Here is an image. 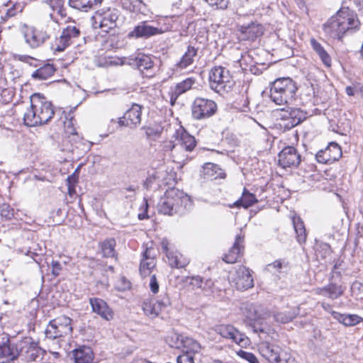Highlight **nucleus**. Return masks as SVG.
Here are the masks:
<instances>
[{"label": "nucleus", "mask_w": 363, "mask_h": 363, "mask_svg": "<svg viewBox=\"0 0 363 363\" xmlns=\"http://www.w3.org/2000/svg\"><path fill=\"white\" fill-rule=\"evenodd\" d=\"M359 26L357 15L348 8H343L324 23L323 30L330 38L341 40L347 33L356 30Z\"/></svg>", "instance_id": "obj_1"}, {"label": "nucleus", "mask_w": 363, "mask_h": 363, "mask_svg": "<svg viewBox=\"0 0 363 363\" xmlns=\"http://www.w3.org/2000/svg\"><path fill=\"white\" fill-rule=\"evenodd\" d=\"M54 114L52 104L40 94H34L30 96V107L24 113V123L30 127L43 125L49 122Z\"/></svg>", "instance_id": "obj_2"}, {"label": "nucleus", "mask_w": 363, "mask_h": 363, "mask_svg": "<svg viewBox=\"0 0 363 363\" xmlns=\"http://www.w3.org/2000/svg\"><path fill=\"white\" fill-rule=\"evenodd\" d=\"M252 328L254 333L258 334L261 340L257 345L259 353L269 362L275 363L282 351L279 345L269 342L270 340L275 339L277 336L276 333L269 327L254 325Z\"/></svg>", "instance_id": "obj_3"}, {"label": "nucleus", "mask_w": 363, "mask_h": 363, "mask_svg": "<svg viewBox=\"0 0 363 363\" xmlns=\"http://www.w3.org/2000/svg\"><path fill=\"white\" fill-rule=\"evenodd\" d=\"M296 90V84L291 78H279L271 86L270 99L277 105H284L293 99Z\"/></svg>", "instance_id": "obj_4"}, {"label": "nucleus", "mask_w": 363, "mask_h": 363, "mask_svg": "<svg viewBox=\"0 0 363 363\" xmlns=\"http://www.w3.org/2000/svg\"><path fill=\"white\" fill-rule=\"evenodd\" d=\"M80 26L75 22L67 26L62 29L60 35L55 38L51 48L55 52H61L66 50L80 37Z\"/></svg>", "instance_id": "obj_5"}, {"label": "nucleus", "mask_w": 363, "mask_h": 363, "mask_svg": "<svg viewBox=\"0 0 363 363\" xmlns=\"http://www.w3.org/2000/svg\"><path fill=\"white\" fill-rule=\"evenodd\" d=\"M209 81L211 88L218 93L228 91L233 85L229 71L220 66L211 69Z\"/></svg>", "instance_id": "obj_6"}, {"label": "nucleus", "mask_w": 363, "mask_h": 363, "mask_svg": "<svg viewBox=\"0 0 363 363\" xmlns=\"http://www.w3.org/2000/svg\"><path fill=\"white\" fill-rule=\"evenodd\" d=\"M72 320L65 315L57 317L51 321L47 326L45 335L47 338L55 340L68 335L72 332Z\"/></svg>", "instance_id": "obj_7"}, {"label": "nucleus", "mask_w": 363, "mask_h": 363, "mask_svg": "<svg viewBox=\"0 0 363 363\" xmlns=\"http://www.w3.org/2000/svg\"><path fill=\"white\" fill-rule=\"evenodd\" d=\"M118 18V11L114 9L99 10L92 17L93 27L99 28L104 32L108 33L116 26Z\"/></svg>", "instance_id": "obj_8"}, {"label": "nucleus", "mask_w": 363, "mask_h": 363, "mask_svg": "<svg viewBox=\"0 0 363 363\" xmlns=\"http://www.w3.org/2000/svg\"><path fill=\"white\" fill-rule=\"evenodd\" d=\"M229 281L238 290L245 291L253 287L254 280L250 269L240 265L229 274Z\"/></svg>", "instance_id": "obj_9"}, {"label": "nucleus", "mask_w": 363, "mask_h": 363, "mask_svg": "<svg viewBox=\"0 0 363 363\" xmlns=\"http://www.w3.org/2000/svg\"><path fill=\"white\" fill-rule=\"evenodd\" d=\"M217 110L216 104L211 99L197 97L191 105L192 116L196 120H203L211 117Z\"/></svg>", "instance_id": "obj_10"}, {"label": "nucleus", "mask_w": 363, "mask_h": 363, "mask_svg": "<svg viewBox=\"0 0 363 363\" xmlns=\"http://www.w3.org/2000/svg\"><path fill=\"white\" fill-rule=\"evenodd\" d=\"M215 331L223 338L230 340L240 347H245L249 345L250 340L245 335L240 332L232 325L223 324L216 325Z\"/></svg>", "instance_id": "obj_11"}, {"label": "nucleus", "mask_w": 363, "mask_h": 363, "mask_svg": "<svg viewBox=\"0 0 363 363\" xmlns=\"http://www.w3.org/2000/svg\"><path fill=\"white\" fill-rule=\"evenodd\" d=\"M177 143L170 144L169 147L172 151L184 150L187 152L192 151L196 147V140L194 136L189 135L183 127L177 129L173 135Z\"/></svg>", "instance_id": "obj_12"}, {"label": "nucleus", "mask_w": 363, "mask_h": 363, "mask_svg": "<svg viewBox=\"0 0 363 363\" xmlns=\"http://www.w3.org/2000/svg\"><path fill=\"white\" fill-rule=\"evenodd\" d=\"M170 304L171 301L169 298L166 294H164L156 301H154L152 299L145 300L142 306L145 315L151 318H155L159 315L163 309L169 306Z\"/></svg>", "instance_id": "obj_13"}, {"label": "nucleus", "mask_w": 363, "mask_h": 363, "mask_svg": "<svg viewBox=\"0 0 363 363\" xmlns=\"http://www.w3.org/2000/svg\"><path fill=\"white\" fill-rule=\"evenodd\" d=\"M169 243L167 239H162L161 246L163 252L166 254L169 266L172 268H184L189 263V259L178 251H174L169 247Z\"/></svg>", "instance_id": "obj_14"}, {"label": "nucleus", "mask_w": 363, "mask_h": 363, "mask_svg": "<svg viewBox=\"0 0 363 363\" xmlns=\"http://www.w3.org/2000/svg\"><path fill=\"white\" fill-rule=\"evenodd\" d=\"M278 164L284 169L296 167L301 162V155L292 146L285 147L278 155Z\"/></svg>", "instance_id": "obj_15"}, {"label": "nucleus", "mask_w": 363, "mask_h": 363, "mask_svg": "<svg viewBox=\"0 0 363 363\" xmlns=\"http://www.w3.org/2000/svg\"><path fill=\"white\" fill-rule=\"evenodd\" d=\"M141 115L142 106L139 104H133L123 116L118 118V123L120 126L135 128L141 123Z\"/></svg>", "instance_id": "obj_16"}, {"label": "nucleus", "mask_w": 363, "mask_h": 363, "mask_svg": "<svg viewBox=\"0 0 363 363\" xmlns=\"http://www.w3.org/2000/svg\"><path fill=\"white\" fill-rule=\"evenodd\" d=\"M341 157V147L334 142L330 143L325 149L318 151L315 155L317 161L322 164H332Z\"/></svg>", "instance_id": "obj_17"}, {"label": "nucleus", "mask_w": 363, "mask_h": 363, "mask_svg": "<svg viewBox=\"0 0 363 363\" xmlns=\"http://www.w3.org/2000/svg\"><path fill=\"white\" fill-rule=\"evenodd\" d=\"M22 33L26 43L32 48H38L47 40V35L33 26L24 25Z\"/></svg>", "instance_id": "obj_18"}, {"label": "nucleus", "mask_w": 363, "mask_h": 363, "mask_svg": "<svg viewBox=\"0 0 363 363\" xmlns=\"http://www.w3.org/2000/svg\"><path fill=\"white\" fill-rule=\"evenodd\" d=\"M281 119L287 121L285 125L289 128L296 126L307 118V113L299 108H292L290 111L281 108Z\"/></svg>", "instance_id": "obj_19"}, {"label": "nucleus", "mask_w": 363, "mask_h": 363, "mask_svg": "<svg viewBox=\"0 0 363 363\" xmlns=\"http://www.w3.org/2000/svg\"><path fill=\"white\" fill-rule=\"evenodd\" d=\"M238 30L241 33L242 40L254 41L263 35L264 27L259 23H251L250 24L240 26Z\"/></svg>", "instance_id": "obj_20"}, {"label": "nucleus", "mask_w": 363, "mask_h": 363, "mask_svg": "<svg viewBox=\"0 0 363 363\" xmlns=\"http://www.w3.org/2000/svg\"><path fill=\"white\" fill-rule=\"evenodd\" d=\"M345 289V287L342 285L330 282L324 287L315 289L313 291L317 295L325 296L330 299H337L343 294Z\"/></svg>", "instance_id": "obj_21"}, {"label": "nucleus", "mask_w": 363, "mask_h": 363, "mask_svg": "<svg viewBox=\"0 0 363 363\" xmlns=\"http://www.w3.org/2000/svg\"><path fill=\"white\" fill-rule=\"evenodd\" d=\"M243 315L250 321H257L265 319L269 316V313L259 305L247 303L242 308Z\"/></svg>", "instance_id": "obj_22"}, {"label": "nucleus", "mask_w": 363, "mask_h": 363, "mask_svg": "<svg viewBox=\"0 0 363 363\" xmlns=\"http://www.w3.org/2000/svg\"><path fill=\"white\" fill-rule=\"evenodd\" d=\"M93 312L99 315L103 319L110 320L113 318L112 310L107 303L99 298H91L89 299Z\"/></svg>", "instance_id": "obj_23"}, {"label": "nucleus", "mask_w": 363, "mask_h": 363, "mask_svg": "<svg viewBox=\"0 0 363 363\" xmlns=\"http://www.w3.org/2000/svg\"><path fill=\"white\" fill-rule=\"evenodd\" d=\"M195 83L196 79L194 78L189 77L171 87L169 91L171 104L173 105L178 97L190 90Z\"/></svg>", "instance_id": "obj_24"}, {"label": "nucleus", "mask_w": 363, "mask_h": 363, "mask_svg": "<svg viewBox=\"0 0 363 363\" xmlns=\"http://www.w3.org/2000/svg\"><path fill=\"white\" fill-rule=\"evenodd\" d=\"M164 196L173 203L175 208H179L181 211L183 205L189 201L188 196L183 191L176 188L167 189Z\"/></svg>", "instance_id": "obj_25"}, {"label": "nucleus", "mask_w": 363, "mask_h": 363, "mask_svg": "<svg viewBox=\"0 0 363 363\" xmlns=\"http://www.w3.org/2000/svg\"><path fill=\"white\" fill-rule=\"evenodd\" d=\"M70 357L74 363H92L94 354L89 347L82 346L73 350L70 352Z\"/></svg>", "instance_id": "obj_26"}, {"label": "nucleus", "mask_w": 363, "mask_h": 363, "mask_svg": "<svg viewBox=\"0 0 363 363\" xmlns=\"http://www.w3.org/2000/svg\"><path fill=\"white\" fill-rule=\"evenodd\" d=\"M161 29L150 26L145 22H143L135 26L134 29L130 32L129 36L136 38H150L152 35L162 33Z\"/></svg>", "instance_id": "obj_27"}, {"label": "nucleus", "mask_w": 363, "mask_h": 363, "mask_svg": "<svg viewBox=\"0 0 363 363\" xmlns=\"http://www.w3.org/2000/svg\"><path fill=\"white\" fill-rule=\"evenodd\" d=\"M184 282L192 287V289H201L203 291H208L211 289L213 286V281L211 279H203L201 277L197 276H191V277H186L184 278Z\"/></svg>", "instance_id": "obj_28"}, {"label": "nucleus", "mask_w": 363, "mask_h": 363, "mask_svg": "<svg viewBox=\"0 0 363 363\" xmlns=\"http://www.w3.org/2000/svg\"><path fill=\"white\" fill-rule=\"evenodd\" d=\"M156 266V261L152 255V249L147 248L143 253L140 264V272L142 277L150 275L151 270Z\"/></svg>", "instance_id": "obj_29"}, {"label": "nucleus", "mask_w": 363, "mask_h": 363, "mask_svg": "<svg viewBox=\"0 0 363 363\" xmlns=\"http://www.w3.org/2000/svg\"><path fill=\"white\" fill-rule=\"evenodd\" d=\"M243 241L244 238L240 235H238L233 246L230 249L228 252L224 255L223 260L228 264L235 263L239 257L241 250L243 249Z\"/></svg>", "instance_id": "obj_30"}, {"label": "nucleus", "mask_w": 363, "mask_h": 363, "mask_svg": "<svg viewBox=\"0 0 363 363\" xmlns=\"http://www.w3.org/2000/svg\"><path fill=\"white\" fill-rule=\"evenodd\" d=\"M203 175L206 179H223L225 177L224 171L216 164L206 163L203 167Z\"/></svg>", "instance_id": "obj_31"}, {"label": "nucleus", "mask_w": 363, "mask_h": 363, "mask_svg": "<svg viewBox=\"0 0 363 363\" xmlns=\"http://www.w3.org/2000/svg\"><path fill=\"white\" fill-rule=\"evenodd\" d=\"M128 64L133 67H136L140 71L148 70L153 67V61L150 56L139 54L133 59H130Z\"/></svg>", "instance_id": "obj_32"}, {"label": "nucleus", "mask_w": 363, "mask_h": 363, "mask_svg": "<svg viewBox=\"0 0 363 363\" xmlns=\"http://www.w3.org/2000/svg\"><path fill=\"white\" fill-rule=\"evenodd\" d=\"M332 316L339 323L345 326H354L363 320V318L356 314H342L331 311Z\"/></svg>", "instance_id": "obj_33"}, {"label": "nucleus", "mask_w": 363, "mask_h": 363, "mask_svg": "<svg viewBox=\"0 0 363 363\" xmlns=\"http://www.w3.org/2000/svg\"><path fill=\"white\" fill-rule=\"evenodd\" d=\"M196 55L197 50L194 47L189 46L179 61L176 64L177 68L182 70L191 66L194 63Z\"/></svg>", "instance_id": "obj_34"}, {"label": "nucleus", "mask_w": 363, "mask_h": 363, "mask_svg": "<svg viewBox=\"0 0 363 363\" xmlns=\"http://www.w3.org/2000/svg\"><path fill=\"white\" fill-rule=\"evenodd\" d=\"M174 336L181 340L182 347L185 350L184 352H189L194 355L201 350V345L196 340L179 334H175Z\"/></svg>", "instance_id": "obj_35"}, {"label": "nucleus", "mask_w": 363, "mask_h": 363, "mask_svg": "<svg viewBox=\"0 0 363 363\" xmlns=\"http://www.w3.org/2000/svg\"><path fill=\"white\" fill-rule=\"evenodd\" d=\"M313 50L318 55L322 62L328 67L331 66V57L323 46L314 38L311 40Z\"/></svg>", "instance_id": "obj_36"}, {"label": "nucleus", "mask_w": 363, "mask_h": 363, "mask_svg": "<svg viewBox=\"0 0 363 363\" xmlns=\"http://www.w3.org/2000/svg\"><path fill=\"white\" fill-rule=\"evenodd\" d=\"M55 72L53 65L50 64L45 65L36 69L33 74L32 77L38 80H46L52 77Z\"/></svg>", "instance_id": "obj_37"}, {"label": "nucleus", "mask_w": 363, "mask_h": 363, "mask_svg": "<svg viewBox=\"0 0 363 363\" xmlns=\"http://www.w3.org/2000/svg\"><path fill=\"white\" fill-rule=\"evenodd\" d=\"M292 223L296 234L297 241L300 244L304 243L306 240V233L303 220L299 217H294Z\"/></svg>", "instance_id": "obj_38"}, {"label": "nucleus", "mask_w": 363, "mask_h": 363, "mask_svg": "<svg viewBox=\"0 0 363 363\" xmlns=\"http://www.w3.org/2000/svg\"><path fill=\"white\" fill-rule=\"evenodd\" d=\"M255 196L250 193L246 189H244L242 197L234 203L237 207H243L247 208L257 202Z\"/></svg>", "instance_id": "obj_39"}, {"label": "nucleus", "mask_w": 363, "mask_h": 363, "mask_svg": "<svg viewBox=\"0 0 363 363\" xmlns=\"http://www.w3.org/2000/svg\"><path fill=\"white\" fill-rule=\"evenodd\" d=\"M158 211L160 213L173 216L181 211L179 208H175L173 203L170 202L164 196L162 197L158 204Z\"/></svg>", "instance_id": "obj_40"}, {"label": "nucleus", "mask_w": 363, "mask_h": 363, "mask_svg": "<svg viewBox=\"0 0 363 363\" xmlns=\"http://www.w3.org/2000/svg\"><path fill=\"white\" fill-rule=\"evenodd\" d=\"M102 0H69V6L78 10L87 11L91 9L94 5H97Z\"/></svg>", "instance_id": "obj_41"}, {"label": "nucleus", "mask_w": 363, "mask_h": 363, "mask_svg": "<svg viewBox=\"0 0 363 363\" xmlns=\"http://www.w3.org/2000/svg\"><path fill=\"white\" fill-rule=\"evenodd\" d=\"M298 312L296 309H291L289 311H277L274 314V317L276 321L281 323H286L293 320Z\"/></svg>", "instance_id": "obj_42"}, {"label": "nucleus", "mask_w": 363, "mask_h": 363, "mask_svg": "<svg viewBox=\"0 0 363 363\" xmlns=\"http://www.w3.org/2000/svg\"><path fill=\"white\" fill-rule=\"evenodd\" d=\"M59 23L57 21L52 19H50L45 23L42 24L40 27L41 32L47 35V40H48L52 35L55 34L56 31L59 30Z\"/></svg>", "instance_id": "obj_43"}, {"label": "nucleus", "mask_w": 363, "mask_h": 363, "mask_svg": "<svg viewBox=\"0 0 363 363\" xmlns=\"http://www.w3.org/2000/svg\"><path fill=\"white\" fill-rule=\"evenodd\" d=\"M116 240L110 238L101 243L103 255L106 257H113L115 255Z\"/></svg>", "instance_id": "obj_44"}, {"label": "nucleus", "mask_w": 363, "mask_h": 363, "mask_svg": "<svg viewBox=\"0 0 363 363\" xmlns=\"http://www.w3.org/2000/svg\"><path fill=\"white\" fill-rule=\"evenodd\" d=\"M18 352L11 347L10 344L6 342L0 345V357L7 358L8 359L13 360L17 357Z\"/></svg>", "instance_id": "obj_45"}, {"label": "nucleus", "mask_w": 363, "mask_h": 363, "mask_svg": "<svg viewBox=\"0 0 363 363\" xmlns=\"http://www.w3.org/2000/svg\"><path fill=\"white\" fill-rule=\"evenodd\" d=\"M123 7L131 12H138L140 11L143 2L140 0H123Z\"/></svg>", "instance_id": "obj_46"}, {"label": "nucleus", "mask_w": 363, "mask_h": 363, "mask_svg": "<svg viewBox=\"0 0 363 363\" xmlns=\"http://www.w3.org/2000/svg\"><path fill=\"white\" fill-rule=\"evenodd\" d=\"M40 351L35 347H29L26 351L25 358L27 362H39L41 359Z\"/></svg>", "instance_id": "obj_47"}, {"label": "nucleus", "mask_w": 363, "mask_h": 363, "mask_svg": "<svg viewBox=\"0 0 363 363\" xmlns=\"http://www.w3.org/2000/svg\"><path fill=\"white\" fill-rule=\"evenodd\" d=\"M162 131V128L159 125L148 126L145 128V134L148 138L155 139L158 138Z\"/></svg>", "instance_id": "obj_48"}, {"label": "nucleus", "mask_w": 363, "mask_h": 363, "mask_svg": "<svg viewBox=\"0 0 363 363\" xmlns=\"http://www.w3.org/2000/svg\"><path fill=\"white\" fill-rule=\"evenodd\" d=\"M275 363H297V362L289 353L282 350Z\"/></svg>", "instance_id": "obj_49"}, {"label": "nucleus", "mask_w": 363, "mask_h": 363, "mask_svg": "<svg viewBox=\"0 0 363 363\" xmlns=\"http://www.w3.org/2000/svg\"><path fill=\"white\" fill-rule=\"evenodd\" d=\"M238 354L250 363H259L257 357L251 352H245L240 350V351L238 352Z\"/></svg>", "instance_id": "obj_50"}, {"label": "nucleus", "mask_w": 363, "mask_h": 363, "mask_svg": "<svg viewBox=\"0 0 363 363\" xmlns=\"http://www.w3.org/2000/svg\"><path fill=\"white\" fill-rule=\"evenodd\" d=\"M177 363H194V357L189 352H183L177 358Z\"/></svg>", "instance_id": "obj_51"}, {"label": "nucleus", "mask_w": 363, "mask_h": 363, "mask_svg": "<svg viewBox=\"0 0 363 363\" xmlns=\"http://www.w3.org/2000/svg\"><path fill=\"white\" fill-rule=\"evenodd\" d=\"M206 1L212 7L225 9L228 6L229 0H206Z\"/></svg>", "instance_id": "obj_52"}, {"label": "nucleus", "mask_w": 363, "mask_h": 363, "mask_svg": "<svg viewBox=\"0 0 363 363\" xmlns=\"http://www.w3.org/2000/svg\"><path fill=\"white\" fill-rule=\"evenodd\" d=\"M149 286L152 293L156 294L159 291V282L155 274H152L150 277Z\"/></svg>", "instance_id": "obj_53"}, {"label": "nucleus", "mask_w": 363, "mask_h": 363, "mask_svg": "<svg viewBox=\"0 0 363 363\" xmlns=\"http://www.w3.org/2000/svg\"><path fill=\"white\" fill-rule=\"evenodd\" d=\"M126 63L127 62H126L125 58H120V57H109L108 60L106 61V65H107V66L123 65Z\"/></svg>", "instance_id": "obj_54"}, {"label": "nucleus", "mask_w": 363, "mask_h": 363, "mask_svg": "<svg viewBox=\"0 0 363 363\" xmlns=\"http://www.w3.org/2000/svg\"><path fill=\"white\" fill-rule=\"evenodd\" d=\"M360 91H362V87L359 84H352L345 88V92L350 96H354Z\"/></svg>", "instance_id": "obj_55"}, {"label": "nucleus", "mask_w": 363, "mask_h": 363, "mask_svg": "<svg viewBox=\"0 0 363 363\" xmlns=\"http://www.w3.org/2000/svg\"><path fill=\"white\" fill-rule=\"evenodd\" d=\"M268 267L274 269V272L281 273V269L286 267V264H284L281 260H276L273 263L269 264Z\"/></svg>", "instance_id": "obj_56"}, {"label": "nucleus", "mask_w": 363, "mask_h": 363, "mask_svg": "<svg viewBox=\"0 0 363 363\" xmlns=\"http://www.w3.org/2000/svg\"><path fill=\"white\" fill-rule=\"evenodd\" d=\"M53 11H56L62 18L65 17L67 15L62 1H57V5L53 6Z\"/></svg>", "instance_id": "obj_57"}, {"label": "nucleus", "mask_w": 363, "mask_h": 363, "mask_svg": "<svg viewBox=\"0 0 363 363\" xmlns=\"http://www.w3.org/2000/svg\"><path fill=\"white\" fill-rule=\"evenodd\" d=\"M51 267H52V274L55 277H57L62 271L61 264L58 261L53 260L51 262Z\"/></svg>", "instance_id": "obj_58"}, {"label": "nucleus", "mask_w": 363, "mask_h": 363, "mask_svg": "<svg viewBox=\"0 0 363 363\" xmlns=\"http://www.w3.org/2000/svg\"><path fill=\"white\" fill-rule=\"evenodd\" d=\"M67 182L68 186V193L69 195H72L74 192V184L76 182L75 177L74 175L68 177Z\"/></svg>", "instance_id": "obj_59"}, {"label": "nucleus", "mask_w": 363, "mask_h": 363, "mask_svg": "<svg viewBox=\"0 0 363 363\" xmlns=\"http://www.w3.org/2000/svg\"><path fill=\"white\" fill-rule=\"evenodd\" d=\"M340 266H341V262H337L335 264L333 269L331 272L333 279L335 277H341V269H340Z\"/></svg>", "instance_id": "obj_60"}, {"label": "nucleus", "mask_w": 363, "mask_h": 363, "mask_svg": "<svg viewBox=\"0 0 363 363\" xmlns=\"http://www.w3.org/2000/svg\"><path fill=\"white\" fill-rule=\"evenodd\" d=\"M143 206L145 208V212L138 214V218L140 220H143V219L147 218V208H148V203H147V200L146 199H144V200H143Z\"/></svg>", "instance_id": "obj_61"}, {"label": "nucleus", "mask_w": 363, "mask_h": 363, "mask_svg": "<svg viewBox=\"0 0 363 363\" xmlns=\"http://www.w3.org/2000/svg\"><path fill=\"white\" fill-rule=\"evenodd\" d=\"M176 333H174L172 336V340H174V342L172 344H170L171 347H176V348H179V347H181L182 346V345L181 344V340L179 338L177 339L174 335Z\"/></svg>", "instance_id": "obj_62"}, {"label": "nucleus", "mask_w": 363, "mask_h": 363, "mask_svg": "<svg viewBox=\"0 0 363 363\" xmlns=\"http://www.w3.org/2000/svg\"><path fill=\"white\" fill-rule=\"evenodd\" d=\"M33 58L30 57V56H21L19 60L21 61H23V62H29V60H32Z\"/></svg>", "instance_id": "obj_63"}, {"label": "nucleus", "mask_w": 363, "mask_h": 363, "mask_svg": "<svg viewBox=\"0 0 363 363\" xmlns=\"http://www.w3.org/2000/svg\"><path fill=\"white\" fill-rule=\"evenodd\" d=\"M321 306L324 310H325L327 311H330L331 306L329 303L323 302V303H322Z\"/></svg>", "instance_id": "obj_64"}]
</instances>
